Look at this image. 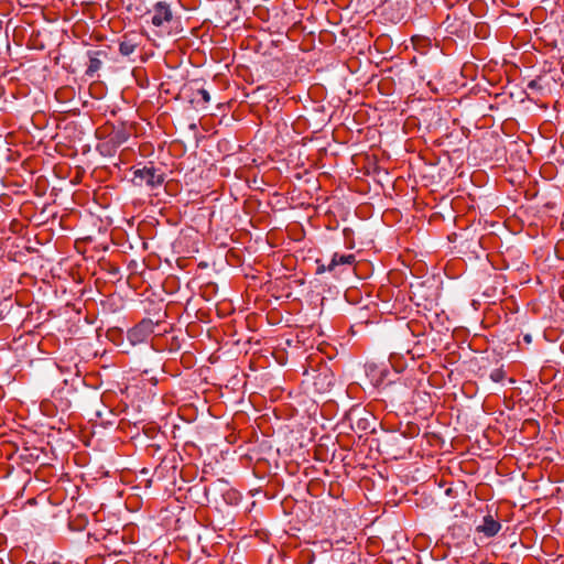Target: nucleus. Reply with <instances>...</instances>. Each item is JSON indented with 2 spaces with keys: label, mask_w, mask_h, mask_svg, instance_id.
<instances>
[{
  "label": "nucleus",
  "mask_w": 564,
  "mask_h": 564,
  "mask_svg": "<svg viewBox=\"0 0 564 564\" xmlns=\"http://www.w3.org/2000/svg\"><path fill=\"white\" fill-rule=\"evenodd\" d=\"M132 182L137 186H148L150 188H154L164 182V176L153 165H145L133 171Z\"/></svg>",
  "instance_id": "obj_1"
},
{
  "label": "nucleus",
  "mask_w": 564,
  "mask_h": 564,
  "mask_svg": "<svg viewBox=\"0 0 564 564\" xmlns=\"http://www.w3.org/2000/svg\"><path fill=\"white\" fill-rule=\"evenodd\" d=\"M501 529V524L496 521L491 516L484 518L482 524L478 527V531L482 532L486 536H495Z\"/></svg>",
  "instance_id": "obj_4"
},
{
  "label": "nucleus",
  "mask_w": 564,
  "mask_h": 564,
  "mask_svg": "<svg viewBox=\"0 0 564 564\" xmlns=\"http://www.w3.org/2000/svg\"><path fill=\"white\" fill-rule=\"evenodd\" d=\"M196 96L199 97L204 101V104H208L210 101V95L204 88L198 89Z\"/></svg>",
  "instance_id": "obj_8"
},
{
  "label": "nucleus",
  "mask_w": 564,
  "mask_h": 564,
  "mask_svg": "<svg viewBox=\"0 0 564 564\" xmlns=\"http://www.w3.org/2000/svg\"><path fill=\"white\" fill-rule=\"evenodd\" d=\"M337 265H338V262H337V261H335V256H333V258H332L330 262L327 264V270H328L329 272H332V271H334V270H335V268H336Z\"/></svg>",
  "instance_id": "obj_10"
},
{
  "label": "nucleus",
  "mask_w": 564,
  "mask_h": 564,
  "mask_svg": "<svg viewBox=\"0 0 564 564\" xmlns=\"http://www.w3.org/2000/svg\"><path fill=\"white\" fill-rule=\"evenodd\" d=\"M335 261L338 262V264H351L355 261L354 254H338L335 253Z\"/></svg>",
  "instance_id": "obj_7"
},
{
  "label": "nucleus",
  "mask_w": 564,
  "mask_h": 564,
  "mask_svg": "<svg viewBox=\"0 0 564 564\" xmlns=\"http://www.w3.org/2000/svg\"><path fill=\"white\" fill-rule=\"evenodd\" d=\"M137 43L129 36H123V40L119 43V51L123 56H129L134 52Z\"/></svg>",
  "instance_id": "obj_6"
},
{
  "label": "nucleus",
  "mask_w": 564,
  "mask_h": 564,
  "mask_svg": "<svg viewBox=\"0 0 564 564\" xmlns=\"http://www.w3.org/2000/svg\"><path fill=\"white\" fill-rule=\"evenodd\" d=\"M523 339H524V341H527L529 344V343H531L532 337H531V335L527 334V335H524Z\"/></svg>",
  "instance_id": "obj_12"
},
{
  "label": "nucleus",
  "mask_w": 564,
  "mask_h": 564,
  "mask_svg": "<svg viewBox=\"0 0 564 564\" xmlns=\"http://www.w3.org/2000/svg\"><path fill=\"white\" fill-rule=\"evenodd\" d=\"M89 64L86 69V75L93 77L102 65L101 59L98 57L100 55V52H89Z\"/></svg>",
  "instance_id": "obj_5"
},
{
  "label": "nucleus",
  "mask_w": 564,
  "mask_h": 564,
  "mask_svg": "<svg viewBox=\"0 0 564 564\" xmlns=\"http://www.w3.org/2000/svg\"><path fill=\"white\" fill-rule=\"evenodd\" d=\"M151 332H152V323L151 322H142L129 332L128 337H129L130 341L134 344L138 341H143Z\"/></svg>",
  "instance_id": "obj_3"
},
{
  "label": "nucleus",
  "mask_w": 564,
  "mask_h": 564,
  "mask_svg": "<svg viewBox=\"0 0 564 564\" xmlns=\"http://www.w3.org/2000/svg\"><path fill=\"white\" fill-rule=\"evenodd\" d=\"M528 87L531 88V89H535L539 87V82L538 80H531L529 84H528Z\"/></svg>",
  "instance_id": "obj_11"
},
{
  "label": "nucleus",
  "mask_w": 564,
  "mask_h": 564,
  "mask_svg": "<svg viewBox=\"0 0 564 564\" xmlns=\"http://www.w3.org/2000/svg\"><path fill=\"white\" fill-rule=\"evenodd\" d=\"M172 19V12L170 7L165 2H158L154 6L152 23L155 26L163 25L164 22H169Z\"/></svg>",
  "instance_id": "obj_2"
},
{
  "label": "nucleus",
  "mask_w": 564,
  "mask_h": 564,
  "mask_svg": "<svg viewBox=\"0 0 564 564\" xmlns=\"http://www.w3.org/2000/svg\"><path fill=\"white\" fill-rule=\"evenodd\" d=\"M328 271L327 270V265L322 263L319 260L317 261V268H316V273L317 274H322L324 272Z\"/></svg>",
  "instance_id": "obj_9"
}]
</instances>
